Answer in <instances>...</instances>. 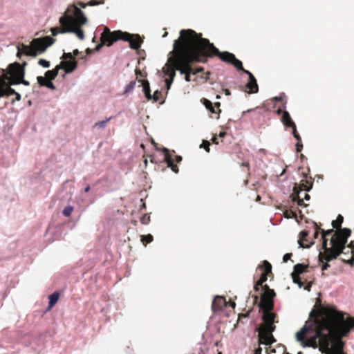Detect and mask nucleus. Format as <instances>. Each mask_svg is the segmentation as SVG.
Masks as SVG:
<instances>
[{
    "instance_id": "1",
    "label": "nucleus",
    "mask_w": 354,
    "mask_h": 354,
    "mask_svg": "<svg viewBox=\"0 0 354 354\" xmlns=\"http://www.w3.org/2000/svg\"><path fill=\"white\" fill-rule=\"evenodd\" d=\"M354 328V318L344 320V315L333 306H320L317 316L308 326L305 325L296 333V339L304 347L316 348L317 344L328 346L330 335L334 331L346 335Z\"/></svg>"
},
{
    "instance_id": "2",
    "label": "nucleus",
    "mask_w": 354,
    "mask_h": 354,
    "mask_svg": "<svg viewBox=\"0 0 354 354\" xmlns=\"http://www.w3.org/2000/svg\"><path fill=\"white\" fill-rule=\"evenodd\" d=\"M183 31L184 30H180L179 38L174 42L173 50L169 53L171 56L168 58V62L175 72L178 71L180 74H184L185 80L190 82L191 65L205 62L191 34L183 33Z\"/></svg>"
},
{
    "instance_id": "3",
    "label": "nucleus",
    "mask_w": 354,
    "mask_h": 354,
    "mask_svg": "<svg viewBox=\"0 0 354 354\" xmlns=\"http://www.w3.org/2000/svg\"><path fill=\"white\" fill-rule=\"evenodd\" d=\"M184 32L191 34L205 63L208 58L218 56L222 61L232 64L237 70H243L242 62L234 54L227 51L220 52L209 39L203 38L201 34H198L192 29L184 30Z\"/></svg>"
},
{
    "instance_id": "4",
    "label": "nucleus",
    "mask_w": 354,
    "mask_h": 354,
    "mask_svg": "<svg viewBox=\"0 0 354 354\" xmlns=\"http://www.w3.org/2000/svg\"><path fill=\"white\" fill-rule=\"evenodd\" d=\"M322 238V248L324 252H320L319 254V260L321 262L324 261H330L332 259H336L341 253L343 252L345 245L347 243V239L351 234V230L348 228L340 229L336 234L331 238L330 243L331 248L327 247L326 239L327 236L332 234L334 232L333 229L328 230H321Z\"/></svg>"
},
{
    "instance_id": "5",
    "label": "nucleus",
    "mask_w": 354,
    "mask_h": 354,
    "mask_svg": "<svg viewBox=\"0 0 354 354\" xmlns=\"http://www.w3.org/2000/svg\"><path fill=\"white\" fill-rule=\"evenodd\" d=\"M84 13L75 6H69L64 15L59 18L62 26V32H73L77 37L83 40L84 32L82 26L87 23Z\"/></svg>"
},
{
    "instance_id": "6",
    "label": "nucleus",
    "mask_w": 354,
    "mask_h": 354,
    "mask_svg": "<svg viewBox=\"0 0 354 354\" xmlns=\"http://www.w3.org/2000/svg\"><path fill=\"white\" fill-rule=\"evenodd\" d=\"M118 40L129 41L130 48L135 50L140 48L143 42L142 39L138 34H131L121 30L111 32L108 27H105L101 34L100 43L96 46L95 50H100L104 45L111 46Z\"/></svg>"
},
{
    "instance_id": "7",
    "label": "nucleus",
    "mask_w": 354,
    "mask_h": 354,
    "mask_svg": "<svg viewBox=\"0 0 354 354\" xmlns=\"http://www.w3.org/2000/svg\"><path fill=\"white\" fill-rule=\"evenodd\" d=\"M263 324L257 328L259 344L265 345H271L276 342L275 338L272 335V333L276 329L274 323L278 322L276 319L277 315L272 313V310H262Z\"/></svg>"
},
{
    "instance_id": "8",
    "label": "nucleus",
    "mask_w": 354,
    "mask_h": 354,
    "mask_svg": "<svg viewBox=\"0 0 354 354\" xmlns=\"http://www.w3.org/2000/svg\"><path fill=\"white\" fill-rule=\"evenodd\" d=\"M54 41L55 39L48 36L33 39L30 45L21 44L17 46V56L20 58L24 54L27 56L35 57L38 54L44 53Z\"/></svg>"
},
{
    "instance_id": "9",
    "label": "nucleus",
    "mask_w": 354,
    "mask_h": 354,
    "mask_svg": "<svg viewBox=\"0 0 354 354\" xmlns=\"http://www.w3.org/2000/svg\"><path fill=\"white\" fill-rule=\"evenodd\" d=\"M25 65H26V62H24L23 64L15 62L8 66L5 78L10 81V84H20L21 78L24 77Z\"/></svg>"
},
{
    "instance_id": "10",
    "label": "nucleus",
    "mask_w": 354,
    "mask_h": 354,
    "mask_svg": "<svg viewBox=\"0 0 354 354\" xmlns=\"http://www.w3.org/2000/svg\"><path fill=\"white\" fill-rule=\"evenodd\" d=\"M313 182L312 178L308 180L307 176L304 175V178L302 179L299 185H295L294 187V196L292 201L297 203L299 206L304 205V199L301 198L299 194L301 191L309 192L313 187Z\"/></svg>"
},
{
    "instance_id": "11",
    "label": "nucleus",
    "mask_w": 354,
    "mask_h": 354,
    "mask_svg": "<svg viewBox=\"0 0 354 354\" xmlns=\"http://www.w3.org/2000/svg\"><path fill=\"white\" fill-rule=\"evenodd\" d=\"M276 296L274 290L263 292L259 306L262 310H272L274 308V298Z\"/></svg>"
},
{
    "instance_id": "12",
    "label": "nucleus",
    "mask_w": 354,
    "mask_h": 354,
    "mask_svg": "<svg viewBox=\"0 0 354 354\" xmlns=\"http://www.w3.org/2000/svg\"><path fill=\"white\" fill-rule=\"evenodd\" d=\"M162 151L164 153V161L167 163V167H170L174 173H178L179 169L178 167L174 164V161L180 162L182 161V157L180 156L174 155V158L170 153L169 149L163 148Z\"/></svg>"
},
{
    "instance_id": "13",
    "label": "nucleus",
    "mask_w": 354,
    "mask_h": 354,
    "mask_svg": "<svg viewBox=\"0 0 354 354\" xmlns=\"http://www.w3.org/2000/svg\"><path fill=\"white\" fill-rule=\"evenodd\" d=\"M308 267V264L305 265L302 263H297L294 266V270L291 274V277L293 282L298 284L299 287L303 286V283L301 281L299 275L307 272Z\"/></svg>"
},
{
    "instance_id": "14",
    "label": "nucleus",
    "mask_w": 354,
    "mask_h": 354,
    "mask_svg": "<svg viewBox=\"0 0 354 354\" xmlns=\"http://www.w3.org/2000/svg\"><path fill=\"white\" fill-rule=\"evenodd\" d=\"M244 73L247 74L249 77L248 82L246 84L245 87L248 89L249 93H257L259 91V86L254 76L249 71L241 70Z\"/></svg>"
},
{
    "instance_id": "15",
    "label": "nucleus",
    "mask_w": 354,
    "mask_h": 354,
    "mask_svg": "<svg viewBox=\"0 0 354 354\" xmlns=\"http://www.w3.org/2000/svg\"><path fill=\"white\" fill-rule=\"evenodd\" d=\"M162 72L165 76L169 77L165 80L167 89L169 90L176 76V72L168 62L162 68Z\"/></svg>"
},
{
    "instance_id": "16",
    "label": "nucleus",
    "mask_w": 354,
    "mask_h": 354,
    "mask_svg": "<svg viewBox=\"0 0 354 354\" xmlns=\"http://www.w3.org/2000/svg\"><path fill=\"white\" fill-rule=\"evenodd\" d=\"M276 113L277 115H282L281 120L286 127L291 128L295 125V123L293 122L287 111H283L281 108H279L276 111Z\"/></svg>"
},
{
    "instance_id": "17",
    "label": "nucleus",
    "mask_w": 354,
    "mask_h": 354,
    "mask_svg": "<svg viewBox=\"0 0 354 354\" xmlns=\"http://www.w3.org/2000/svg\"><path fill=\"white\" fill-rule=\"evenodd\" d=\"M227 305L225 298L222 296H216L212 301V308L214 313L222 310Z\"/></svg>"
},
{
    "instance_id": "18",
    "label": "nucleus",
    "mask_w": 354,
    "mask_h": 354,
    "mask_svg": "<svg viewBox=\"0 0 354 354\" xmlns=\"http://www.w3.org/2000/svg\"><path fill=\"white\" fill-rule=\"evenodd\" d=\"M263 272L261 274L259 280L261 282H266L268 279V276L272 272V266L268 261H263L262 264L259 266Z\"/></svg>"
},
{
    "instance_id": "19",
    "label": "nucleus",
    "mask_w": 354,
    "mask_h": 354,
    "mask_svg": "<svg viewBox=\"0 0 354 354\" xmlns=\"http://www.w3.org/2000/svg\"><path fill=\"white\" fill-rule=\"evenodd\" d=\"M16 91L10 86H7L6 82L0 77V97L15 95Z\"/></svg>"
},
{
    "instance_id": "20",
    "label": "nucleus",
    "mask_w": 354,
    "mask_h": 354,
    "mask_svg": "<svg viewBox=\"0 0 354 354\" xmlns=\"http://www.w3.org/2000/svg\"><path fill=\"white\" fill-rule=\"evenodd\" d=\"M203 104L211 113L218 114V115H219V113L221 112V109H219V102H216L213 105L210 100L204 98Z\"/></svg>"
},
{
    "instance_id": "21",
    "label": "nucleus",
    "mask_w": 354,
    "mask_h": 354,
    "mask_svg": "<svg viewBox=\"0 0 354 354\" xmlns=\"http://www.w3.org/2000/svg\"><path fill=\"white\" fill-rule=\"evenodd\" d=\"M77 62L75 60H68L62 62L61 68H64L67 73L73 72L77 68Z\"/></svg>"
},
{
    "instance_id": "22",
    "label": "nucleus",
    "mask_w": 354,
    "mask_h": 354,
    "mask_svg": "<svg viewBox=\"0 0 354 354\" xmlns=\"http://www.w3.org/2000/svg\"><path fill=\"white\" fill-rule=\"evenodd\" d=\"M308 232L307 231H302L300 232L299 239L298 241L299 244L302 248H309L313 245V242H309L307 239Z\"/></svg>"
},
{
    "instance_id": "23",
    "label": "nucleus",
    "mask_w": 354,
    "mask_h": 354,
    "mask_svg": "<svg viewBox=\"0 0 354 354\" xmlns=\"http://www.w3.org/2000/svg\"><path fill=\"white\" fill-rule=\"evenodd\" d=\"M61 68V66H57L54 69L47 71L45 73V78L47 81H52L56 78L58 71Z\"/></svg>"
},
{
    "instance_id": "24",
    "label": "nucleus",
    "mask_w": 354,
    "mask_h": 354,
    "mask_svg": "<svg viewBox=\"0 0 354 354\" xmlns=\"http://www.w3.org/2000/svg\"><path fill=\"white\" fill-rule=\"evenodd\" d=\"M140 82L142 83L143 87V91L145 93V95L148 100H151V89L149 86V82L147 80H139Z\"/></svg>"
},
{
    "instance_id": "25",
    "label": "nucleus",
    "mask_w": 354,
    "mask_h": 354,
    "mask_svg": "<svg viewBox=\"0 0 354 354\" xmlns=\"http://www.w3.org/2000/svg\"><path fill=\"white\" fill-rule=\"evenodd\" d=\"M38 84L41 86H46L50 89H55V86L51 81H47L45 77L38 76L37 77Z\"/></svg>"
},
{
    "instance_id": "26",
    "label": "nucleus",
    "mask_w": 354,
    "mask_h": 354,
    "mask_svg": "<svg viewBox=\"0 0 354 354\" xmlns=\"http://www.w3.org/2000/svg\"><path fill=\"white\" fill-rule=\"evenodd\" d=\"M329 354H344L343 351V344L342 342L333 345L329 352Z\"/></svg>"
},
{
    "instance_id": "27",
    "label": "nucleus",
    "mask_w": 354,
    "mask_h": 354,
    "mask_svg": "<svg viewBox=\"0 0 354 354\" xmlns=\"http://www.w3.org/2000/svg\"><path fill=\"white\" fill-rule=\"evenodd\" d=\"M59 297V294L57 292H55L49 296L48 310H50L56 304Z\"/></svg>"
},
{
    "instance_id": "28",
    "label": "nucleus",
    "mask_w": 354,
    "mask_h": 354,
    "mask_svg": "<svg viewBox=\"0 0 354 354\" xmlns=\"http://www.w3.org/2000/svg\"><path fill=\"white\" fill-rule=\"evenodd\" d=\"M343 221H344V217L341 214H339L337 217V219L335 221H333V222H332V225H333V228H336V229L340 228L341 225L343 223Z\"/></svg>"
},
{
    "instance_id": "29",
    "label": "nucleus",
    "mask_w": 354,
    "mask_h": 354,
    "mask_svg": "<svg viewBox=\"0 0 354 354\" xmlns=\"http://www.w3.org/2000/svg\"><path fill=\"white\" fill-rule=\"evenodd\" d=\"M112 117L106 118L104 120L99 121L95 122L93 127H97L100 129H104L107 122L111 120Z\"/></svg>"
},
{
    "instance_id": "30",
    "label": "nucleus",
    "mask_w": 354,
    "mask_h": 354,
    "mask_svg": "<svg viewBox=\"0 0 354 354\" xmlns=\"http://www.w3.org/2000/svg\"><path fill=\"white\" fill-rule=\"evenodd\" d=\"M153 240V237L150 234H149L147 235H143L141 236V241L145 245H146L147 243L152 242Z\"/></svg>"
},
{
    "instance_id": "31",
    "label": "nucleus",
    "mask_w": 354,
    "mask_h": 354,
    "mask_svg": "<svg viewBox=\"0 0 354 354\" xmlns=\"http://www.w3.org/2000/svg\"><path fill=\"white\" fill-rule=\"evenodd\" d=\"M162 97V93L161 91L157 90L156 91L153 95H151V100H153V102H158Z\"/></svg>"
},
{
    "instance_id": "32",
    "label": "nucleus",
    "mask_w": 354,
    "mask_h": 354,
    "mask_svg": "<svg viewBox=\"0 0 354 354\" xmlns=\"http://www.w3.org/2000/svg\"><path fill=\"white\" fill-rule=\"evenodd\" d=\"M284 216L287 218H297V214L295 212L291 209H287L283 213Z\"/></svg>"
},
{
    "instance_id": "33",
    "label": "nucleus",
    "mask_w": 354,
    "mask_h": 354,
    "mask_svg": "<svg viewBox=\"0 0 354 354\" xmlns=\"http://www.w3.org/2000/svg\"><path fill=\"white\" fill-rule=\"evenodd\" d=\"M285 98H286V97L284 95H280L278 97H275L273 98L274 100L281 102L282 103V106L281 107L282 109V110L286 108V101Z\"/></svg>"
},
{
    "instance_id": "34",
    "label": "nucleus",
    "mask_w": 354,
    "mask_h": 354,
    "mask_svg": "<svg viewBox=\"0 0 354 354\" xmlns=\"http://www.w3.org/2000/svg\"><path fill=\"white\" fill-rule=\"evenodd\" d=\"M73 211V207L72 206H67L64 209L62 214L65 216H70Z\"/></svg>"
},
{
    "instance_id": "35",
    "label": "nucleus",
    "mask_w": 354,
    "mask_h": 354,
    "mask_svg": "<svg viewBox=\"0 0 354 354\" xmlns=\"http://www.w3.org/2000/svg\"><path fill=\"white\" fill-rule=\"evenodd\" d=\"M136 86V81L130 82L125 87L124 93L131 92Z\"/></svg>"
},
{
    "instance_id": "36",
    "label": "nucleus",
    "mask_w": 354,
    "mask_h": 354,
    "mask_svg": "<svg viewBox=\"0 0 354 354\" xmlns=\"http://www.w3.org/2000/svg\"><path fill=\"white\" fill-rule=\"evenodd\" d=\"M150 216L148 214H145L140 218V222L143 225H147L150 222Z\"/></svg>"
},
{
    "instance_id": "37",
    "label": "nucleus",
    "mask_w": 354,
    "mask_h": 354,
    "mask_svg": "<svg viewBox=\"0 0 354 354\" xmlns=\"http://www.w3.org/2000/svg\"><path fill=\"white\" fill-rule=\"evenodd\" d=\"M38 64L44 68H48L50 66V62L43 59H40Z\"/></svg>"
},
{
    "instance_id": "38",
    "label": "nucleus",
    "mask_w": 354,
    "mask_h": 354,
    "mask_svg": "<svg viewBox=\"0 0 354 354\" xmlns=\"http://www.w3.org/2000/svg\"><path fill=\"white\" fill-rule=\"evenodd\" d=\"M61 26H62V28L55 27V28H51L52 35L53 36H56L58 33H63L62 32V26L61 25Z\"/></svg>"
},
{
    "instance_id": "39",
    "label": "nucleus",
    "mask_w": 354,
    "mask_h": 354,
    "mask_svg": "<svg viewBox=\"0 0 354 354\" xmlns=\"http://www.w3.org/2000/svg\"><path fill=\"white\" fill-rule=\"evenodd\" d=\"M209 145H210V143L209 141L203 140V143L201 145V147L204 148L207 152H209Z\"/></svg>"
},
{
    "instance_id": "40",
    "label": "nucleus",
    "mask_w": 354,
    "mask_h": 354,
    "mask_svg": "<svg viewBox=\"0 0 354 354\" xmlns=\"http://www.w3.org/2000/svg\"><path fill=\"white\" fill-rule=\"evenodd\" d=\"M63 58L64 59H69L70 60H75L74 59V57L73 55H72V53H64L63 55Z\"/></svg>"
},
{
    "instance_id": "41",
    "label": "nucleus",
    "mask_w": 354,
    "mask_h": 354,
    "mask_svg": "<svg viewBox=\"0 0 354 354\" xmlns=\"http://www.w3.org/2000/svg\"><path fill=\"white\" fill-rule=\"evenodd\" d=\"M295 147H296V151H297V153L301 151V150L303 149L302 142H297V143L295 145Z\"/></svg>"
},
{
    "instance_id": "42",
    "label": "nucleus",
    "mask_w": 354,
    "mask_h": 354,
    "mask_svg": "<svg viewBox=\"0 0 354 354\" xmlns=\"http://www.w3.org/2000/svg\"><path fill=\"white\" fill-rule=\"evenodd\" d=\"M291 257V253H286L283 257V262H287L289 259H290Z\"/></svg>"
},
{
    "instance_id": "43",
    "label": "nucleus",
    "mask_w": 354,
    "mask_h": 354,
    "mask_svg": "<svg viewBox=\"0 0 354 354\" xmlns=\"http://www.w3.org/2000/svg\"><path fill=\"white\" fill-rule=\"evenodd\" d=\"M315 227H316V230H315V233H314V237H315V239H317V238L318 237V236H319V230H321L322 229H320V228L318 227V225H317V223H315Z\"/></svg>"
},
{
    "instance_id": "44",
    "label": "nucleus",
    "mask_w": 354,
    "mask_h": 354,
    "mask_svg": "<svg viewBox=\"0 0 354 354\" xmlns=\"http://www.w3.org/2000/svg\"><path fill=\"white\" fill-rule=\"evenodd\" d=\"M262 289L263 292H268V290H274L273 289H270L267 284L263 285Z\"/></svg>"
},
{
    "instance_id": "45",
    "label": "nucleus",
    "mask_w": 354,
    "mask_h": 354,
    "mask_svg": "<svg viewBox=\"0 0 354 354\" xmlns=\"http://www.w3.org/2000/svg\"><path fill=\"white\" fill-rule=\"evenodd\" d=\"M326 261V262L322 265V270H326L330 267V265L328 263V261Z\"/></svg>"
},
{
    "instance_id": "46",
    "label": "nucleus",
    "mask_w": 354,
    "mask_h": 354,
    "mask_svg": "<svg viewBox=\"0 0 354 354\" xmlns=\"http://www.w3.org/2000/svg\"><path fill=\"white\" fill-rule=\"evenodd\" d=\"M75 6H77H77H79L84 8L86 6V4L83 3V2H82V1H78L77 3V5H75Z\"/></svg>"
},
{
    "instance_id": "47",
    "label": "nucleus",
    "mask_w": 354,
    "mask_h": 354,
    "mask_svg": "<svg viewBox=\"0 0 354 354\" xmlns=\"http://www.w3.org/2000/svg\"><path fill=\"white\" fill-rule=\"evenodd\" d=\"M135 72H136V75H141L142 77H145L146 76V75L142 73V72L140 71V69H136Z\"/></svg>"
},
{
    "instance_id": "48",
    "label": "nucleus",
    "mask_w": 354,
    "mask_h": 354,
    "mask_svg": "<svg viewBox=\"0 0 354 354\" xmlns=\"http://www.w3.org/2000/svg\"><path fill=\"white\" fill-rule=\"evenodd\" d=\"M292 130V135L293 136H295V135H297V133H299L297 131V127H296V124L291 127Z\"/></svg>"
},
{
    "instance_id": "49",
    "label": "nucleus",
    "mask_w": 354,
    "mask_h": 354,
    "mask_svg": "<svg viewBox=\"0 0 354 354\" xmlns=\"http://www.w3.org/2000/svg\"><path fill=\"white\" fill-rule=\"evenodd\" d=\"M252 297H253V304L255 305L258 302L259 297L257 295H253Z\"/></svg>"
},
{
    "instance_id": "50",
    "label": "nucleus",
    "mask_w": 354,
    "mask_h": 354,
    "mask_svg": "<svg viewBox=\"0 0 354 354\" xmlns=\"http://www.w3.org/2000/svg\"><path fill=\"white\" fill-rule=\"evenodd\" d=\"M262 348L259 346L257 348L255 349L254 354H261Z\"/></svg>"
},
{
    "instance_id": "51",
    "label": "nucleus",
    "mask_w": 354,
    "mask_h": 354,
    "mask_svg": "<svg viewBox=\"0 0 354 354\" xmlns=\"http://www.w3.org/2000/svg\"><path fill=\"white\" fill-rule=\"evenodd\" d=\"M212 141L216 144V145H218V138L216 136H214L212 139Z\"/></svg>"
},
{
    "instance_id": "52",
    "label": "nucleus",
    "mask_w": 354,
    "mask_h": 354,
    "mask_svg": "<svg viewBox=\"0 0 354 354\" xmlns=\"http://www.w3.org/2000/svg\"><path fill=\"white\" fill-rule=\"evenodd\" d=\"M263 282H261V281L259 279L257 281H256L254 283V284L256 285V286H259V287H262L263 286Z\"/></svg>"
},
{
    "instance_id": "53",
    "label": "nucleus",
    "mask_w": 354,
    "mask_h": 354,
    "mask_svg": "<svg viewBox=\"0 0 354 354\" xmlns=\"http://www.w3.org/2000/svg\"><path fill=\"white\" fill-rule=\"evenodd\" d=\"M24 78V77L21 78V81L20 82V84H23L26 86L29 85V82L28 81H26Z\"/></svg>"
},
{
    "instance_id": "54",
    "label": "nucleus",
    "mask_w": 354,
    "mask_h": 354,
    "mask_svg": "<svg viewBox=\"0 0 354 354\" xmlns=\"http://www.w3.org/2000/svg\"><path fill=\"white\" fill-rule=\"evenodd\" d=\"M294 137L296 138L297 142H301V136H299V133H297V135H295Z\"/></svg>"
},
{
    "instance_id": "55",
    "label": "nucleus",
    "mask_w": 354,
    "mask_h": 354,
    "mask_svg": "<svg viewBox=\"0 0 354 354\" xmlns=\"http://www.w3.org/2000/svg\"><path fill=\"white\" fill-rule=\"evenodd\" d=\"M294 137L296 138L297 142H301V136H299V133H297V135H295Z\"/></svg>"
},
{
    "instance_id": "56",
    "label": "nucleus",
    "mask_w": 354,
    "mask_h": 354,
    "mask_svg": "<svg viewBox=\"0 0 354 354\" xmlns=\"http://www.w3.org/2000/svg\"><path fill=\"white\" fill-rule=\"evenodd\" d=\"M225 135H226L225 131H221V132L219 133L218 136H219L220 138H223V137H225Z\"/></svg>"
},
{
    "instance_id": "57",
    "label": "nucleus",
    "mask_w": 354,
    "mask_h": 354,
    "mask_svg": "<svg viewBox=\"0 0 354 354\" xmlns=\"http://www.w3.org/2000/svg\"><path fill=\"white\" fill-rule=\"evenodd\" d=\"M312 286V282H309L308 285L305 287V289L307 290H310Z\"/></svg>"
},
{
    "instance_id": "58",
    "label": "nucleus",
    "mask_w": 354,
    "mask_h": 354,
    "mask_svg": "<svg viewBox=\"0 0 354 354\" xmlns=\"http://www.w3.org/2000/svg\"><path fill=\"white\" fill-rule=\"evenodd\" d=\"M15 95H16V100L17 101H19L21 100V95L19 93H18L17 92H16V93H15Z\"/></svg>"
},
{
    "instance_id": "59",
    "label": "nucleus",
    "mask_w": 354,
    "mask_h": 354,
    "mask_svg": "<svg viewBox=\"0 0 354 354\" xmlns=\"http://www.w3.org/2000/svg\"><path fill=\"white\" fill-rule=\"evenodd\" d=\"M191 70H192V71H191V74H192V75H196V74H197V73H198L197 72H196V68H192V65H191Z\"/></svg>"
},
{
    "instance_id": "60",
    "label": "nucleus",
    "mask_w": 354,
    "mask_h": 354,
    "mask_svg": "<svg viewBox=\"0 0 354 354\" xmlns=\"http://www.w3.org/2000/svg\"><path fill=\"white\" fill-rule=\"evenodd\" d=\"M304 199L306 200V201H309L310 200V196L309 194H306V193H304Z\"/></svg>"
},
{
    "instance_id": "61",
    "label": "nucleus",
    "mask_w": 354,
    "mask_h": 354,
    "mask_svg": "<svg viewBox=\"0 0 354 354\" xmlns=\"http://www.w3.org/2000/svg\"><path fill=\"white\" fill-rule=\"evenodd\" d=\"M78 54H79V50L77 49H75L73 50V53L72 55H73V57H75V56L78 55Z\"/></svg>"
},
{
    "instance_id": "62",
    "label": "nucleus",
    "mask_w": 354,
    "mask_h": 354,
    "mask_svg": "<svg viewBox=\"0 0 354 354\" xmlns=\"http://www.w3.org/2000/svg\"><path fill=\"white\" fill-rule=\"evenodd\" d=\"M203 71V67H197L196 68V72H197L198 73Z\"/></svg>"
},
{
    "instance_id": "63",
    "label": "nucleus",
    "mask_w": 354,
    "mask_h": 354,
    "mask_svg": "<svg viewBox=\"0 0 354 354\" xmlns=\"http://www.w3.org/2000/svg\"><path fill=\"white\" fill-rule=\"evenodd\" d=\"M348 248H350L351 250L354 249V241H351L349 245Z\"/></svg>"
},
{
    "instance_id": "64",
    "label": "nucleus",
    "mask_w": 354,
    "mask_h": 354,
    "mask_svg": "<svg viewBox=\"0 0 354 354\" xmlns=\"http://www.w3.org/2000/svg\"><path fill=\"white\" fill-rule=\"evenodd\" d=\"M348 263H349L351 265H353V263H354V258L352 257L351 259H349L348 261Z\"/></svg>"
}]
</instances>
